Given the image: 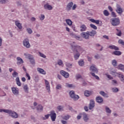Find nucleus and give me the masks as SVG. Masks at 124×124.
<instances>
[{"mask_svg": "<svg viewBox=\"0 0 124 124\" xmlns=\"http://www.w3.org/2000/svg\"><path fill=\"white\" fill-rule=\"evenodd\" d=\"M71 49L73 51L74 54V58L76 61H77L79 58H80V52H83L84 49H83L81 46L75 45V42H73L70 44Z\"/></svg>", "mask_w": 124, "mask_h": 124, "instance_id": "1", "label": "nucleus"}, {"mask_svg": "<svg viewBox=\"0 0 124 124\" xmlns=\"http://www.w3.org/2000/svg\"><path fill=\"white\" fill-rule=\"evenodd\" d=\"M69 94L71 98H72L75 101L78 100V99L80 98L79 95L75 94V92L74 91H71L69 92Z\"/></svg>", "mask_w": 124, "mask_h": 124, "instance_id": "2", "label": "nucleus"}, {"mask_svg": "<svg viewBox=\"0 0 124 124\" xmlns=\"http://www.w3.org/2000/svg\"><path fill=\"white\" fill-rule=\"evenodd\" d=\"M110 23L113 27H116L120 25V19L119 18H113L110 19Z\"/></svg>", "mask_w": 124, "mask_h": 124, "instance_id": "3", "label": "nucleus"}, {"mask_svg": "<svg viewBox=\"0 0 124 124\" xmlns=\"http://www.w3.org/2000/svg\"><path fill=\"white\" fill-rule=\"evenodd\" d=\"M7 114H8L10 117L13 118V119L18 118V113L15 111H12V110L9 109Z\"/></svg>", "mask_w": 124, "mask_h": 124, "instance_id": "4", "label": "nucleus"}, {"mask_svg": "<svg viewBox=\"0 0 124 124\" xmlns=\"http://www.w3.org/2000/svg\"><path fill=\"white\" fill-rule=\"evenodd\" d=\"M23 46L26 47V48H27L28 49H29V48H31V44H30V40H29V39H25L23 41Z\"/></svg>", "mask_w": 124, "mask_h": 124, "instance_id": "5", "label": "nucleus"}, {"mask_svg": "<svg viewBox=\"0 0 124 124\" xmlns=\"http://www.w3.org/2000/svg\"><path fill=\"white\" fill-rule=\"evenodd\" d=\"M49 116L52 122H55V121H56V118H57V114H56L55 111L51 110L50 112Z\"/></svg>", "mask_w": 124, "mask_h": 124, "instance_id": "6", "label": "nucleus"}, {"mask_svg": "<svg viewBox=\"0 0 124 124\" xmlns=\"http://www.w3.org/2000/svg\"><path fill=\"white\" fill-rule=\"evenodd\" d=\"M80 35L83 37V38H85V39H90V35L89 34V31L87 32H82L80 34Z\"/></svg>", "mask_w": 124, "mask_h": 124, "instance_id": "7", "label": "nucleus"}, {"mask_svg": "<svg viewBox=\"0 0 124 124\" xmlns=\"http://www.w3.org/2000/svg\"><path fill=\"white\" fill-rule=\"evenodd\" d=\"M90 71H92V72H93V73H98V70L94 65H92L91 66H90Z\"/></svg>", "mask_w": 124, "mask_h": 124, "instance_id": "8", "label": "nucleus"}, {"mask_svg": "<svg viewBox=\"0 0 124 124\" xmlns=\"http://www.w3.org/2000/svg\"><path fill=\"white\" fill-rule=\"evenodd\" d=\"M116 11L118 13V14H122L124 11H123V9L121 7V6L119 4L116 5Z\"/></svg>", "mask_w": 124, "mask_h": 124, "instance_id": "9", "label": "nucleus"}, {"mask_svg": "<svg viewBox=\"0 0 124 124\" xmlns=\"http://www.w3.org/2000/svg\"><path fill=\"white\" fill-rule=\"evenodd\" d=\"M94 106V101L93 100H91L88 106L89 110H92L93 109Z\"/></svg>", "mask_w": 124, "mask_h": 124, "instance_id": "10", "label": "nucleus"}, {"mask_svg": "<svg viewBox=\"0 0 124 124\" xmlns=\"http://www.w3.org/2000/svg\"><path fill=\"white\" fill-rule=\"evenodd\" d=\"M72 6H73V3L72 2H69L66 6V10L67 11H70Z\"/></svg>", "mask_w": 124, "mask_h": 124, "instance_id": "11", "label": "nucleus"}, {"mask_svg": "<svg viewBox=\"0 0 124 124\" xmlns=\"http://www.w3.org/2000/svg\"><path fill=\"white\" fill-rule=\"evenodd\" d=\"M60 73L65 78H68L69 77V74L64 71H61Z\"/></svg>", "mask_w": 124, "mask_h": 124, "instance_id": "12", "label": "nucleus"}, {"mask_svg": "<svg viewBox=\"0 0 124 124\" xmlns=\"http://www.w3.org/2000/svg\"><path fill=\"white\" fill-rule=\"evenodd\" d=\"M96 101L97 103H103V98H102V97L97 96L96 97Z\"/></svg>", "mask_w": 124, "mask_h": 124, "instance_id": "13", "label": "nucleus"}, {"mask_svg": "<svg viewBox=\"0 0 124 124\" xmlns=\"http://www.w3.org/2000/svg\"><path fill=\"white\" fill-rule=\"evenodd\" d=\"M83 120L84 121L85 123H88L89 121V120H90V118H89V117H88V114L86 113H83Z\"/></svg>", "mask_w": 124, "mask_h": 124, "instance_id": "14", "label": "nucleus"}, {"mask_svg": "<svg viewBox=\"0 0 124 124\" xmlns=\"http://www.w3.org/2000/svg\"><path fill=\"white\" fill-rule=\"evenodd\" d=\"M44 7L45 9H47V10H52L53 9V7L49 5V3H46L44 5Z\"/></svg>", "mask_w": 124, "mask_h": 124, "instance_id": "15", "label": "nucleus"}, {"mask_svg": "<svg viewBox=\"0 0 124 124\" xmlns=\"http://www.w3.org/2000/svg\"><path fill=\"white\" fill-rule=\"evenodd\" d=\"M37 70L38 72H39L41 74H43V75H45L46 74V71H45V70H44L42 68H37Z\"/></svg>", "mask_w": 124, "mask_h": 124, "instance_id": "16", "label": "nucleus"}, {"mask_svg": "<svg viewBox=\"0 0 124 124\" xmlns=\"http://www.w3.org/2000/svg\"><path fill=\"white\" fill-rule=\"evenodd\" d=\"M45 84H46V89L47 90V91H48V92H50V84L49 83V82L48 81V80L45 79Z\"/></svg>", "mask_w": 124, "mask_h": 124, "instance_id": "17", "label": "nucleus"}, {"mask_svg": "<svg viewBox=\"0 0 124 124\" xmlns=\"http://www.w3.org/2000/svg\"><path fill=\"white\" fill-rule=\"evenodd\" d=\"M70 36H72L73 37H74V38H76V39H77L78 40H81V37L80 36L76 35V34L71 33Z\"/></svg>", "mask_w": 124, "mask_h": 124, "instance_id": "18", "label": "nucleus"}, {"mask_svg": "<svg viewBox=\"0 0 124 124\" xmlns=\"http://www.w3.org/2000/svg\"><path fill=\"white\" fill-rule=\"evenodd\" d=\"M80 31H87V27L86 26V25L84 24L80 25Z\"/></svg>", "mask_w": 124, "mask_h": 124, "instance_id": "19", "label": "nucleus"}, {"mask_svg": "<svg viewBox=\"0 0 124 124\" xmlns=\"http://www.w3.org/2000/svg\"><path fill=\"white\" fill-rule=\"evenodd\" d=\"M15 24H16V27H17V28H18L19 30H22V29L23 28V27H22V24L20 23H19V21H16Z\"/></svg>", "mask_w": 124, "mask_h": 124, "instance_id": "20", "label": "nucleus"}, {"mask_svg": "<svg viewBox=\"0 0 124 124\" xmlns=\"http://www.w3.org/2000/svg\"><path fill=\"white\" fill-rule=\"evenodd\" d=\"M36 109L38 112H42L43 111V107L41 105H39L37 106Z\"/></svg>", "mask_w": 124, "mask_h": 124, "instance_id": "21", "label": "nucleus"}, {"mask_svg": "<svg viewBox=\"0 0 124 124\" xmlns=\"http://www.w3.org/2000/svg\"><path fill=\"white\" fill-rule=\"evenodd\" d=\"M24 55L26 57V59H28V60H30L33 57L31 54H30L28 53H25Z\"/></svg>", "mask_w": 124, "mask_h": 124, "instance_id": "22", "label": "nucleus"}, {"mask_svg": "<svg viewBox=\"0 0 124 124\" xmlns=\"http://www.w3.org/2000/svg\"><path fill=\"white\" fill-rule=\"evenodd\" d=\"M16 83L17 86L19 87H21L22 86V84L21 83V81H20V78L19 77H17L16 79Z\"/></svg>", "mask_w": 124, "mask_h": 124, "instance_id": "23", "label": "nucleus"}, {"mask_svg": "<svg viewBox=\"0 0 124 124\" xmlns=\"http://www.w3.org/2000/svg\"><path fill=\"white\" fill-rule=\"evenodd\" d=\"M108 48L111 50H115V51H118V50H119V47L114 45L109 46Z\"/></svg>", "mask_w": 124, "mask_h": 124, "instance_id": "24", "label": "nucleus"}, {"mask_svg": "<svg viewBox=\"0 0 124 124\" xmlns=\"http://www.w3.org/2000/svg\"><path fill=\"white\" fill-rule=\"evenodd\" d=\"M88 33L90 36H94L96 34V31L92 30L91 31H88Z\"/></svg>", "mask_w": 124, "mask_h": 124, "instance_id": "25", "label": "nucleus"}, {"mask_svg": "<svg viewBox=\"0 0 124 124\" xmlns=\"http://www.w3.org/2000/svg\"><path fill=\"white\" fill-rule=\"evenodd\" d=\"M17 61L18 62H17V64H21V63H24V61H23V59L20 57H17L16 58Z\"/></svg>", "mask_w": 124, "mask_h": 124, "instance_id": "26", "label": "nucleus"}, {"mask_svg": "<svg viewBox=\"0 0 124 124\" xmlns=\"http://www.w3.org/2000/svg\"><path fill=\"white\" fill-rule=\"evenodd\" d=\"M12 90L14 94H18L19 93V91L15 87H12Z\"/></svg>", "mask_w": 124, "mask_h": 124, "instance_id": "27", "label": "nucleus"}, {"mask_svg": "<svg viewBox=\"0 0 124 124\" xmlns=\"http://www.w3.org/2000/svg\"><path fill=\"white\" fill-rule=\"evenodd\" d=\"M99 93H100V94H101V95L104 96V97H107V98L109 97V96L108 95V94L107 93H105V92H104L103 91L100 92Z\"/></svg>", "mask_w": 124, "mask_h": 124, "instance_id": "28", "label": "nucleus"}, {"mask_svg": "<svg viewBox=\"0 0 124 124\" xmlns=\"http://www.w3.org/2000/svg\"><path fill=\"white\" fill-rule=\"evenodd\" d=\"M78 63L80 66H84L85 64V62H84L83 59H81L78 61Z\"/></svg>", "mask_w": 124, "mask_h": 124, "instance_id": "29", "label": "nucleus"}, {"mask_svg": "<svg viewBox=\"0 0 124 124\" xmlns=\"http://www.w3.org/2000/svg\"><path fill=\"white\" fill-rule=\"evenodd\" d=\"M65 22L68 26H72V21L71 20L69 19H66Z\"/></svg>", "mask_w": 124, "mask_h": 124, "instance_id": "30", "label": "nucleus"}, {"mask_svg": "<svg viewBox=\"0 0 124 124\" xmlns=\"http://www.w3.org/2000/svg\"><path fill=\"white\" fill-rule=\"evenodd\" d=\"M90 22H92V23H95V24H97V25H99V20H95L94 19L91 18L90 19Z\"/></svg>", "mask_w": 124, "mask_h": 124, "instance_id": "31", "label": "nucleus"}, {"mask_svg": "<svg viewBox=\"0 0 124 124\" xmlns=\"http://www.w3.org/2000/svg\"><path fill=\"white\" fill-rule=\"evenodd\" d=\"M113 54L115 55V56H121L122 52L120 51H115L113 52Z\"/></svg>", "mask_w": 124, "mask_h": 124, "instance_id": "32", "label": "nucleus"}, {"mask_svg": "<svg viewBox=\"0 0 124 124\" xmlns=\"http://www.w3.org/2000/svg\"><path fill=\"white\" fill-rule=\"evenodd\" d=\"M23 90L27 93H29V87H28V85H24L23 87Z\"/></svg>", "mask_w": 124, "mask_h": 124, "instance_id": "33", "label": "nucleus"}, {"mask_svg": "<svg viewBox=\"0 0 124 124\" xmlns=\"http://www.w3.org/2000/svg\"><path fill=\"white\" fill-rule=\"evenodd\" d=\"M118 77L120 78L121 82L124 83V76L122 74H119Z\"/></svg>", "mask_w": 124, "mask_h": 124, "instance_id": "34", "label": "nucleus"}, {"mask_svg": "<svg viewBox=\"0 0 124 124\" xmlns=\"http://www.w3.org/2000/svg\"><path fill=\"white\" fill-rule=\"evenodd\" d=\"M118 68L124 72V65L120 64L118 65Z\"/></svg>", "mask_w": 124, "mask_h": 124, "instance_id": "35", "label": "nucleus"}, {"mask_svg": "<svg viewBox=\"0 0 124 124\" xmlns=\"http://www.w3.org/2000/svg\"><path fill=\"white\" fill-rule=\"evenodd\" d=\"M105 109L106 113L111 114V113L112 112V110H111V109H110V108L108 107H106Z\"/></svg>", "mask_w": 124, "mask_h": 124, "instance_id": "36", "label": "nucleus"}, {"mask_svg": "<svg viewBox=\"0 0 124 124\" xmlns=\"http://www.w3.org/2000/svg\"><path fill=\"white\" fill-rule=\"evenodd\" d=\"M49 117H50V114L45 115V117H42V119L44 121H45V120H48V119H49Z\"/></svg>", "mask_w": 124, "mask_h": 124, "instance_id": "37", "label": "nucleus"}, {"mask_svg": "<svg viewBox=\"0 0 124 124\" xmlns=\"http://www.w3.org/2000/svg\"><path fill=\"white\" fill-rule=\"evenodd\" d=\"M84 95L85 96H90V95H91V93H90V91L86 90L85 91L84 93Z\"/></svg>", "mask_w": 124, "mask_h": 124, "instance_id": "38", "label": "nucleus"}, {"mask_svg": "<svg viewBox=\"0 0 124 124\" xmlns=\"http://www.w3.org/2000/svg\"><path fill=\"white\" fill-rule=\"evenodd\" d=\"M90 74H91V75H92V76L94 77L95 79H96L97 80H99V77L95 75V74H94V73H90Z\"/></svg>", "mask_w": 124, "mask_h": 124, "instance_id": "39", "label": "nucleus"}, {"mask_svg": "<svg viewBox=\"0 0 124 124\" xmlns=\"http://www.w3.org/2000/svg\"><path fill=\"white\" fill-rule=\"evenodd\" d=\"M103 14L104 15H105V16H108V15H109L110 14H109V12H108V11H107V10H105L103 11Z\"/></svg>", "mask_w": 124, "mask_h": 124, "instance_id": "40", "label": "nucleus"}, {"mask_svg": "<svg viewBox=\"0 0 124 124\" xmlns=\"http://www.w3.org/2000/svg\"><path fill=\"white\" fill-rule=\"evenodd\" d=\"M12 76L14 78H16L17 76H18V73L17 72L14 71V73L12 74Z\"/></svg>", "mask_w": 124, "mask_h": 124, "instance_id": "41", "label": "nucleus"}, {"mask_svg": "<svg viewBox=\"0 0 124 124\" xmlns=\"http://www.w3.org/2000/svg\"><path fill=\"white\" fill-rule=\"evenodd\" d=\"M6 2H8V0H0V3L1 4H4Z\"/></svg>", "mask_w": 124, "mask_h": 124, "instance_id": "42", "label": "nucleus"}, {"mask_svg": "<svg viewBox=\"0 0 124 124\" xmlns=\"http://www.w3.org/2000/svg\"><path fill=\"white\" fill-rule=\"evenodd\" d=\"M117 61H116V60H112V64L113 65V66H117Z\"/></svg>", "mask_w": 124, "mask_h": 124, "instance_id": "43", "label": "nucleus"}, {"mask_svg": "<svg viewBox=\"0 0 124 124\" xmlns=\"http://www.w3.org/2000/svg\"><path fill=\"white\" fill-rule=\"evenodd\" d=\"M30 61L31 63L32 64H35L34 59H33V57H32L31 59H30Z\"/></svg>", "mask_w": 124, "mask_h": 124, "instance_id": "44", "label": "nucleus"}, {"mask_svg": "<svg viewBox=\"0 0 124 124\" xmlns=\"http://www.w3.org/2000/svg\"><path fill=\"white\" fill-rule=\"evenodd\" d=\"M27 31L28 33L29 34H31V33H32V30H31V28H27Z\"/></svg>", "mask_w": 124, "mask_h": 124, "instance_id": "45", "label": "nucleus"}, {"mask_svg": "<svg viewBox=\"0 0 124 124\" xmlns=\"http://www.w3.org/2000/svg\"><path fill=\"white\" fill-rule=\"evenodd\" d=\"M16 3L17 6H22V1H21L20 0L16 1Z\"/></svg>", "mask_w": 124, "mask_h": 124, "instance_id": "46", "label": "nucleus"}, {"mask_svg": "<svg viewBox=\"0 0 124 124\" xmlns=\"http://www.w3.org/2000/svg\"><path fill=\"white\" fill-rule=\"evenodd\" d=\"M116 31H118V33H117V35H118V36H122V31H121V30H119L118 29H116Z\"/></svg>", "mask_w": 124, "mask_h": 124, "instance_id": "47", "label": "nucleus"}, {"mask_svg": "<svg viewBox=\"0 0 124 124\" xmlns=\"http://www.w3.org/2000/svg\"><path fill=\"white\" fill-rule=\"evenodd\" d=\"M39 54L40 57H42V58H44V59H46V55H45L44 54H43L40 52H39Z\"/></svg>", "mask_w": 124, "mask_h": 124, "instance_id": "48", "label": "nucleus"}, {"mask_svg": "<svg viewBox=\"0 0 124 124\" xmlns=\"http://www.w3.org/2000/svg\"><path fill=\"white\" fill-rule=\"evenodd\" d=\"M62 88V85L59 84L56 85V90H61Z\"/></svg>", "mask_w": 124, "mask_h": 124, "instance_id": "49", "label": "nucleus"}, {"mask_svg": "<svg viewBox=\"0 0 124 124\" xmlns=\"http://www.w3.org/2000/svg\"><path fill=\"white\" fill-rule=\"evenodd\" d=\"M69 118H70V116L67 115V116H63L62 117V119L63 120H65V121H67V120H68Z\"/></svg>", "mask_w": 124, "mask_h": 124, "instance_id": "50", "label": "nucleus"}, {"mask_svg": "<svg viewBox=\"0 0 124 124\" xmlns=\"http://www.w3.org/2000/svg\"><path fill=\"white\" fill-rule=\"evenodd\" d=\"M112 91L113 93H118L119 92V89L117 88H113L112 89Z\"/></svg>", "mask_w": 124, "mask_h": 124, "instance_id": "51", "label": "nucleus"}, {"mask_svg": "<svg viewBox=\"0 0 124 124\" xmlns=\"http://www.w3.org/2000/svg\"><path fill=\"white\" fill-rule=\"evenodd\" d=\"M90 27L92 29H93L94 30H97V27L96 26L93 25V24H90Z\"/></svg>", "mask_w": 124, "mask_h": 124, "instance_id": "52", "label": "nucleus"}, {"mask_svg": "<svg viewBox=\"0 0 124 124\" xmlns=\"http://www.w3.org/2000/svg\"><path fill=\"white\" fill-rule=\"evenodd\" d=\"M9 109H0V113L2 112H4V113H8Z\"/></svg>", "mask_w": 124, "mask_h": 124, "instance_id": "53", "label": "nucleus"}, {"mask_svg": "<svg viewBox=\"0 0 124 124\" xmlns=\"http://www.w3.org/2000/svg\"><path fill=\"white\" fill-rule=\"evenodd\" d=\"M57 109L59 111H62L63 110V107L62 106H60L57 107Z\"/></svg>", "mask_w": 124, "mask_h": 124, "instance_id": "54", "label": "nucleus"}, {"mask_svg": "<svg viewBox=\"0 0 124 124\" xmlns=\"http://www.w3.org/2000/svg\"><path fill=\"white\" fill-rule=\"evenodd\" d=\"M39 18L41 21H43V20L45 19V16H44V15H41V16H40Z\"/></svg>", "mask_w": 124, "mask_h": 124, "instance_id": "55", "label": "nucleus"}, {"mask_svg": "<svg viewBox=\"0 0 124 124\" xmlns=\"http://www.w3.org/2000/svg\"><path fill=\"white\" fill-rule=\"evenodd\" d=\"M76 78L77 80L81 79L82 78V76L81 75H77L76 76Z\"/></svg>", "mask_w": 124, "mask_h": 124, "instance_id": "56", "label": "nucleus"}, {"mask_svg": "<svg viewBox=\"0 0 124 124\" xmlns=\"http://www.w3.org/2000/svg\"><path fill=\"white\" fill-rule=\"evenodd\" d=\"M66 87L67 88H72L73 87V84H69L68 83H66Z\"/></svg>", "mask_w": 124, "mask_h": 124, "instance_id": "57", "label": "nucleus"}, {"mask_svg": "<svg viewBox=\"0 0 124 124\" xmlns=\"http://www.w3.org/2000/svg\"><path fill=\"white\" fill-rule=\"evenodd\" d=\"M34 80L36 82H38V81L39 80V77H38V76H35L34 78Z\"/></svg>", "mask_w": 124, "mask_h": 124, "instance_id": "58", "label": "nucleus"}, {"mask_svg": "<svg viewBox=\"0 0 124 124\" xmlns=\"http://www.w3.org/2000/svg\"><path fill=\"white\" fill-rule=\"evenodd\" d=\"M118 43L119 44H121L122 45H123V46L124 45V42L123 40H119L118 41Z\"/></svg>", "mask_w": 124, "mask_h": 124, "instance_id": "59", "label": "nucleus"}, {"mask_svg": "<svg viewBox=\"0 0 124 124\" xmlns=\"http://www.w3.org/2000/svg\"><path fill=\"white\" fill-rule=\"evenodd\" d=\"M57 64L59 65H62V61L59 60L58 61Z\"/></svg>", "mask_w": 124, "mask_h": 124, "instance_id": "60", "label": "nucleus"}, {"mask_svg": "<svg viewBox=\"0 0 124 124\" xmlns=\"http://www.w3.org/2000/svg\"><path fill=\"white\" fill-rule=\"evenodd\" d=\"M112 84H113L114 86L118 84V82L116 81V80H112Z\"/></svg>", "mask_w": 124, "mask_h": 124, "instance_id": "61", "label": "nucleus"}, {"mask_svg": "<svg viewBox=\"0 0 124 124\" xmlns=\"http://www.w3.org/2000/svg\"><path fill=\"white\" fill-rule=\"evenodd\" d=\"M26 77H27L28 80H31V76H30V75L29 74V73H26Z\"/></svg>", "mask_w": 124, "mask_h": 124, "instance_id": "62", "label": "nucleus"}, {"mask_svg": "<svg viewBox=\"0 0 124 124\" xmlns=\"http://www.w3.org/2000/svg\"><path fill=\"white\" fill-rule=\"evenodd\" d=\"M111 15L113 17H114L115 18L117 17V15H116V13H115V12H111Z\"/></svg>", "mask_w": 124, "mask_h": 124, "instance_id": "63", "label": "nucleus"}, {"mask_svg": "<svg viewBox=\"0 0 124 124\" xmlns=\"http://www.w3.org/2000/svg\"><path fill=\"white\" fill-rule=\"evenodd\" d=\"M107 77L108 79H110V80H112L113 79V77H112L110 75H107Z\"/></svg>", "mask_w": 124, "mask_h": 124, "instance_id": "64", "label": "nucleus"}]
</instances>
